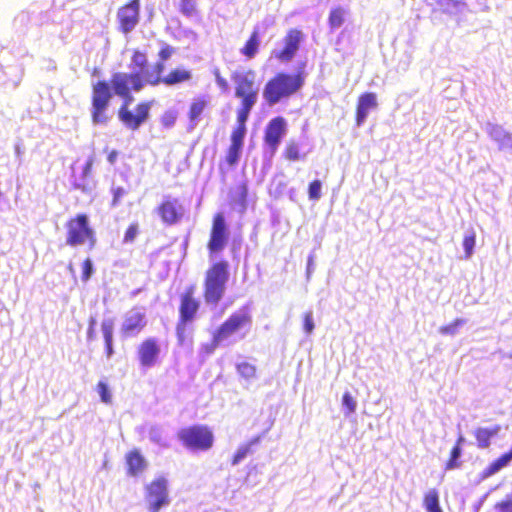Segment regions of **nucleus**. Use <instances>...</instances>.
Wrapping results in <instances>:
<instances>
[{
	"label": "nucleus",
	"instance_id": "obj_1",
	"mask_svg": "<svg viewBox=\"0 0 512 512\" xmlns=\"http://www.w3.org/2000/svg\"><path fill=\"white\" fill-rule=\"evenodd\" d=\"M145 87V81L139 72L113 73L110 84L105 80H99L92 85L91 91V121L94 125H106L110 120L109 106L113 93L122 101L132 102L131 92H139Z\"/></svg>",
	"mask_w": 512,
	"mask_h": 512
},
{
	"label": "nucleus",
	"instance_id": "obj_2",
	"mask_svg": "<svg viewBox=\"0 0 512 512\" xmlns=\"http://www.w3.org/2000/svg\"><path fill=\"white\" fill-rule=\"evenodd\" d=\"M306 73L299 69L296 73L278 72L271 77L263 89V97L269 105L296 94L304 85Z\"/></svg>",
	"mask_w": 512,
	"mask_h": 512
},
{
	"label": "nucleus",
	"instance_id": "obj_3",
	"mask_svg": "<svg viewBox=\"0 0 512 512\" xmlns=\"http://www.w3.org/2000/svg\"><path fill=\"white\" fill-rule=\"evenodd\" d=\"M231 79L235 85V96L241 100L236 112L237 123L246 125L249 115L258 100V87L255 83V72H234Z\"/></svg>",
	"mask_w": 512,
	"mask_h": 512
},
{
	"label": "nucleus",
	"instance_id": "obj_4",
	"mask_svg": "<svg viewBox=\"0 0 512 512\" xmlns=\"http://www.w3.org/2000/svg\"><path fill=\"white\" fill-rule=\"evenodd\" d=\"M229 276V263L226 260L216 261L208 267L203 280V299L206 305L216 306L223 299Z\"/></svg>",
	"mask_w": 512,
	"mask_h": 512
},
{
	"label": "nucleus",
	"instance_id": "obj_5",
	"mask_svg": "<svg viewBox=\"0 0 512 512\" xmlns=\"http://www.w3.org/2000/svg\"><path fill=\"white\" fill-rule=\"evenodd\" d=\"M66 244L76 247L87 244L89 249L96 246V233L90 226L89 218L85 213H79L66 222Z\"/></svg>",
	"mask_w": 512,
	"mask_h": 512
},
{
	"label": "nucleus",
	"instance_id": "obj_6",
	"mask_svg": "<svg viewBox=\"0 0 512 512\" xmlns=\"http://www.w3.org/2000/svg\"><path fill=\"white\" fill-rule=\"evenodd\" d=\"M177 438L186 449L192 451H207L214 444L212 429L203 424L181 428L177 433Z\"/></svg>",
	"mask_w": 512,
	"mask_h": 512
},
{
	"label": "nucleus",
	"instance_id": "obj_7",
	"mask_svg": "<svg viewBox=\"0 0 512 512\" xmlns=\"http://www.w3.org/2000/svg\"><path fill=\"white\" fill-rule=\"evenodd\" d=\"M252 323V317L247 310H240L232 313L220 326L213 332L212 348L218 347L224 341L237 334L245 328H249Z\"/></svg>",
	"mask_w": 512,
	"mask_h": 512
},
{
	"label": "nucleus",
	"instance_id": "obj_8",
	"mask_svg": "<svg viewBox=\"0 0 512 512\" xmlns=\"http://www.w3.org/2000/svg\"><path fill=\"white\" fill-rule=\"evenodd\" d=\"M200 307V300L196 296V286L189 285L179 298V317L176 326L178 337L182 338L186 325L197 318Z\"/></svg>",
	"mask_w": 512,
	"mask_h": 512
},
{
	"label": "nucleus",
	"instance_id": "obj_9",
	"mask_svg": "<svg viewBox=\"0 0 512 512\" xmlns=\"http://www.w3.org/2000/svg\"><path fill=\"white\" fill-rule=\"evenodd\" d=\"M131 102L122 101L117 116L122 125L130 130L137 131L150 118L152 101H141L131 109Z\"/></svg>",
	"mask_w": 512,
	"mask_h": 512
},
{
	"label": "nucleus",
	"instance_id": "obj_10",
	"mask_svg": "<svg viewBox=\"0 0 512 512\" xmlns=\"http://www.w3.org/2000/svg\"><path fill=\"white\" fill-rule=\"evenodd\" d=\"M141 0H128L116 12L117 29L124 35L130 34L140 23Z\"/></svg>",
	"mask_w": 512,
	"mask_h": 512
},
{
	"label": "nucleus",
	"instance_id": "obj_11",
	"mask_svg": "<svg viewBox=\"0 0 512 512\" xmlns=\"http://www.w3.org/2000/svg\"><path fill=\"white\" fill-rule=\"evenodd\" d=\"M229 229L223 213L213 215L212 224L207 242V249L210 255L220 253L226 247L229 240Z\"/></svg>",
	"mask_w": 512,
	"mask_h": 512
},
{
	"label": "nucleus",
	"instance_id": "obj_12",
	"mask_svg": "<svg viewBox=\"0 0 512 512\" xmlns=\"http://www.w3.org/2000/svg\"><path fill=\"white\" fill-rule=\"evenodd\" d=\"M145 491L149 512H159L162 507L169 504L167 480L164 477H158L152 480L146 485Z\"/></svg>",
	"mask_w": 512,
	"mask_h": 512
},
{
	"label": "nucleus",
	"instance_id": "obj_13",
	"mask_svg": "<svg viewBox=\"0 0 512 512\" xmlns=\"http://www.w3.org/2000/svg\"><path fill=\"white\" fill-rule=\"evenodd\" d=\"M155 212L163 224L172 226L182 220L185 210L178 198L168 195L156 206Z\"/></svg>",
	"mask_w": 512,
	"mask_h": 512
},
{
	"label": "nucleus",
	"instance_id": "obj_14",
	"mask_svg": "<svg viewBox=\"0 0 512 512\" xmlns=\"http://www.w3.org/2000/svg\"><path fill=\"white\" fill-rule=\"evenodd\" d=\"M246 130V125L239 123H237L236 127L232 130L230 136L231 143L227 149L223 162L220 163L221 171L224 170V165L227 168H232L238 164L244 145Z\"/></svg>",
	"mask_w": 512,
	"mask_h": 512
},
{
	"label": "nucleus",
	"instance_id": "obj_15",
	"mask_svg": "<svg viewBox=\"0 0 512 512\" xmlns=\"http://www.w3.org/2000/svg\"><path fill=\"white\" fill-rule=\"evenodd\" d=\"M304 34L300 29H289L283 38V47L275 53V58L280 62H290L300 48Z\"/></svg>",
	"mask_w": 512,
	"mask_h": 512
},
{
	"label": "nucleus",
	"instance_id": "obj_16",
	"mask_svg": "<svg viewBox=\"0 0 512 512\" xmlns=\"http://www.w3.org/2000/svg\"><path fill=\"white\" fill-rule=\"evenodd\" d=\"M147 325L145 309L142 307L131 308L123 318L121 332L125 336H136Z\"/></svg>",
	"mask_w": 512,
	"mask_h": 512
},
{
	"label": "nucleus",
	"instance_id": "obj_17",
	"mask_svg": "<svg viewBox=\"0 0 512 512\" xmlns=\"http://www.w3.org/2000/svg\"><path fill=\"white\" fill-rule=\"evenodd\" d=\"M160 351V344L156 338L144 339L137 348L140 365L144 368L155 366L158 363Z\"/></svg>",
	"mask_w": 512,
	"mask_h": 512
},
{
	"label": "nucleus",
	"instance_id": "obj_18",
	"mask_svg": "<svg viewBox=\"0 0 512 512\" xmlns=\"http://www.w3.org/2000/svg\"><path fill=\"white\" fill-rule=\"evenodd\" d=\"M286 133V121L283 117H275L269 121L264 133V141L274 152Z\"/></svg>",
	"mask_w": 512,
	"mask_h": 512
},
{
	"label": "nucleus",
	"instance_id": "obj_19",
	"mask_svg": "<svg viewBox=\"0 0 512 512\" xmlns=\"http://www.w3.org/2000/svg\"><path fill=\"white\" fill-rule=\"evenodd\" d=\"M378 106L377 95L374 92H364L359 95L355 110V123L359 127L366 120L370 110Z\"/></svg>",
	"mask_w": 512,
	"mask_h": 512
},
{
	"label": "nucleus",
	"instance_id": "obj_20",
	"mask_svg": "<svg viewBox=\"0 0 512 512\" xmlns=\"http://www.w3.org/2000/svg\"><path fill=\"white\" fill-rule=\"evenodd\" d=\"M126 472L128 476L137 477L148 467L147 460L139 449L134 448L125 454Z\"/></svg>",
	"mask_w": 512,
	"mask_h": 512
},
{
	"label": "nucleus",
	"instance_id": "obj_21",
	"mask_svg": "<svg viewBox=\"0 0 512 512\" xmlns=\"http://www.w3.org/2000/svg\"><path fill=\"white\" fill-rule=\"evenodd\" d=\"M500 431V425H494L492 427H476L473 431V436L476 440V446L479 449H488Z\"/></svg>",
	"mask_w": 512,
	"mask_h": 512
},
{
	"label": "nucleus",
	"instance_id": "obj_22",
	"mask_svg": "<svg viewBox=\"0 0 512 512\" xmlns=\"http://www.w3.org/2000/svg\"><path fill=\"white\" fill-rule=\"evenodd\" d=\"M192 79V72L185 68V67H175L171 69L165 76L164 81H162V85L165 86H175L179 84H183L186 82L191 81Z\"/></svg>",
	"mask_w": 512,
	"mask_h": 512
},
{
	"label": "nucleus",
	"instance_id": "obj_23",
	"mask_svg": "<svg viewBox=\"0 0 512 512\" xmlns=\"http://www.w3.org/2000/svg\"><path fill=\"white\" fill-rule=\"evenodd\" d=\"M164 70H165V62L158 60L154 63L152 70L150 72L141 73L143 80L145 81V86L149 85V86L155 87V86L161 85L162 81H160V80L164 81V76H165V75H163Z\"/></svg>",
	"mask_w": 512,
	"mask_h": 512
},
{
	"label": "nucleus",
	"instance_id": "obj_24",
	"mask_svg": "<svg viewBox=\"0 0 512 512\" xmlns=\"http://www.w3.org/2000/svg\"><path fill=\"white\" fill-rule=\"evenodd\" d=\"M260 47V31L258 28H255L249 38L246 40L243 47L240 49V53L246 59H253L259 51Z\"/></svg>",
	"mask_w": 512,
	"mask_h": 512
},
{
	"label": "nucleus",
	"instance_id": "obj_25",
	"mask_svg": "<svg viewBox=\"0 0 512 512\" xmlns=\"http://www.w3.org/2000/svg\"><path fill=\"white\" fill-rule=\"evenodd\" d=\"M113 329L114 324L112 320H104L101 323V330L104 338L105 353L107 358H110L114 354L113 349Z\"/></svg>",
	"mask_w": 512,
	"mask_h": 512
},
{
	"label": "nucleus",
	"instance_id": "obj_26",
	"mask_svg": "<svg viewBox=\"0 0 512 512\" xmlns=\"http://www.w3.org/2000/svg\"><path fill=\"white\" fill-rule=\"evenodd\" d=\"M207 106L208 101L204 97L195 98L189 106V120L194 123L197 122Z\"/></svg>",
	"mask_w": 512,
	"mask_h": 512
},
{
	"label": "nucleus",
	"instance_id": "obj_27",
	"mask_svg": "<svg viewBox=\"0 0 512 512\" xmlns=\"http://www.w3.org/2000/svg\"><path fill=\"white\" fill-rule=\"evenodd\" d=\"M148 55L145 51L134 49L131 55V65L134 69H137L139 73L146 72L148 67Z\"/></svg>",
	"mask_w": 512,
	"mask_h": 512
},
{
	"label": "nucleus",
	"instance_id": "obj_28",
	"mask_svg": "<svg viewBox=\"0 0 512 512\" xmlns=\"http://www.w3.org/2000/svg\"><path fill=\"white\" fill-rule=\"evenodd\" d=\"M492 137L498 142L500 149L512 148V134L504 131L501 127H493Z\"/></svg>",
	"mask_w": 512,
	"mask_h": 512
},
{
	"label": "nucleus",
	"instance_id": "obj_29",
	"mask_svg": "<svg viewBox=\"0 0 512 512\" xmlns=\"http://www.w3.org/2000/svg\"><path fill=\"white\" fill-rule=\"evenodd\" d=\"M423 504L427 512H443L439 505V494L436 489H431L424 495Z\"/></svg>",
	"mask_w": 512,
	"mask_h": 512
},
{
	"label": "nucleus",
	"instance_id": "obj_30",
	"mask_svg": "<svg viewBox=\"0 0 512 512\" xmlns=\"http://www.w3.org/2000/svg\"><path fill=\"white\" fill-rule=\"evenodd\" d=\"M346 10L343 7H335L331 9L328 17V25L330 29L335 30L341 27L345 22Z\"/></svg>",
	"mask_w": 512,
	"mask_h": 512
},
{
	"label": "nucleus",
	"instance_id": "obj_31",
	"mask_svg": "<svg viewBox=\"0 0 512 512\" xmlns=\"http://www.w3.org/2000/svg\"><path fill=\"white\" fill-rule=\"evenodd\" d=\"M260 436L254 437L246 444L240 446L231 459L232 465H237L243 460L252 450V446L260 442Z\"/></svg>",
	"mask_w": 512,
	"mask_h": 512
},
{
	"label": "nucleus",
	"instance_id": "obj_32",
	"mask_svg": "<svg viewBox=\"0 0 512 512\" xmlns=\"http://www.w3.org/2000/svg\"><path fill=\"white\" fill-rule=\"evenodd\" d=\"M434 11L441 13H452L454 10L463 6L464 3L460 0H434Z\"/></svg>",
	"mask_w": 512,
	"mask_h": 512
},
{
	"label": "nucleus",
	"instance_id": "obj_33",
	"mask_svg": "<svg viewBox=\"0 0 512 512\" xmlns=\"http://www.w3.org/2000/svg\"><path fill=\"white\" fill-rule=\"evenodd\" d=\"M283 156L286 160L294 162L305 157L301 152L300 145L295 141H289L284 149Z\"/></svg>",
	"mask_w": 512,
	"mask_h": 512
},
{
	"label": "nucleus",
	"instance_id": "obj_34",
	"mask_svg": "<svg viewBox=\"0 0 512 512\" xmlns=\"http://www.w3.org/2000/svg\"><path fill=\"white\" fill-rule=\"evenodd\" d=\"M179 12L187 17L192 18L198 15L197 0H179L178 2Z\"/></svg>",
	"mask_w": 512,
	"mask_h": 512
},
{
	"label": "nucleus",
	"instance_id": "obj_35",
	"mask_svg": "<svg viewBox=\"0 0 512 512\" xmlns=\"http://www.w3.org/2000/svg\"><path fill=\"white\" fill-rule=\"evenodd\" d=\"M236 370L238 374L246 380L255 378L257 373L256 366L247 361L238 363L236 365Z\"/></svg>",
	"mask_w": 512,
	"mask_h": 512
},
{
	"label": "nucleus",
	"instance_id": "obj_36",
	"mask_svg": "<svg viewBox=\"0 0 512 512\" xmlns=\"http://www.w3.org/2000/svg\"><path fill=\"white\" fill-rule=\"evenodd\" d=\"M462 449L458 446H453L450 451L449 459L445 464L446 470H453L459 468L461 466V462L459 461V457L461 456Z\"/></svg>",
	"mask_w": 512,
	"mask_h": 512
},
{
	"label": "nucleus",
	"instance_id": "obj_37",
	"mask_svg": "<svg viewBox=\"0 0 512 512\" xmlns=\"http://www.w3.org/2000/svg\"><path fill=\"white\" fill-rule=\"evenodd\" d=\"M476 242V234L474 231L465 235L463 238V247L465 251V258L468 259L473 254L474 246Z\"/></svg>",
	"mask_w": 512,
	"mask_h": 512
},
{
	"label": "nucleus",
	"instance_id": "obj_38",
	"mask_svg": "<svg viewBox=\"0 0 512 512\" xmlns=\"http://www.w3.org/2000/svg\"><path fill=\"white\" fill-rule=\"evenodd\" d=\"M176 119H177V114L176 112L172 111V110H167L165 111L161 117H160V123L161 125L166 128V129H170L172 128L175 123H176Z\"/></svg>",
	"mask_w": 512,
	"mask_h": 512
},
{
	"label": "nucleus",
	"instance_id": "obj_39",
	"mask_svg": "<svg viewBox=\"0 0 512 512\" xmlns=\"http://www.w3.org/2000/svg\"><path fill=\"white\" fill-rule=\"evenodd\" d=\"M97 392L100 395L101 401L105 404H110L112 402V395L109 391V387L107 383L104 381H99L96 386Z\"/></svg>",
	"mask_w": 512,
	"mask_h": 512
},
{
	"label": "nucleus",
	"instance_id": "obj_40",
	"mask_svg": "<svg viewBox=\"0 0 512 512\" xmlns=\"http://www.w3.org/2000/svg\"><path fill=\"white\" fill-rule=\"evenodd\" d=\"M322 183L320 180H313L308 187V197L310 200H318L321 197Z\"/></svg>",
	"mask_w": 512,
	"mask_h": 512
},
{
	"label": "nucleus",
	"instance_id": "obj_41",
	"mask_svg": "<svg viewBox=\"0 0 512 512\" xmlns=\"http://www.w3.org/2000/svg\"><path fill=\"white\" fill-rule=\"evenodd\" d=\"M138 233H139V225L137 223H131L127 227V229L124 233L123 242L124 243H132L135 240Z\"/></svg>",
	"mask_w": 512,
	"mask_h": 512
},
{
	"label": "nucleus",
	"instance_id": "obj_42",
	"mask_svg": "<svg viewBox=\"0 0 512 512\" xmlns=\"http://www.w3.org/2000/svg\"><path fill=\"white\" fill-rule=\"evenodd\" d=\"M175 53V48L167 43H164L158 51V60L166 62Z\"/></svg>",
	"mask_w": 512,
	"mask_h": 512
},
{
	"label": "nucleus",
	"instance_id": "obj_43",
	"mask_svg": "<svg viewBox=\"0 0 512 512\" xmlns=\"http://www.w3.org/2000/svg\"><path fill=\"white\" fill-rule=\"evenodd\" d=\"M342 403H343V406L347 410V414H351V413L355 412L357 404H356L355 399L349 392H345L343 394Z\"/></svg>",
	"mask_w": 512,
	"mask_h": 512
},
{
	"label": "nucleus",
	"instance_id": "obj_44",
	"mask_svg": "<svg viewBox=\"0 0 512 512\" xmlns=\"http://www.w3.org/2000/svg\"><path fill=\"white\" fill-rule=\"evenodd\" d=\"M93 273V264L90 258H86L82 263L81 279L87 281Z\"/></svg>",
	"mask_w": 512,
	"mask_h": 512
},
{
	"label": "nucleus",
	"instance_id": "obj_45",
	"mask_svg": "<svg viewBox=\"0 0 512 512\" xmlns=\"http://www.w3.org/2000/svg\"><path fill=\"white\" fill-rule=\"evenodd\" d=\"M494 507L497 512H512V496L497 502Z\"/></svg>",
	"mask_w": 512,
	"mask_h": 512
},
{
	"label": "nucleus",
	"instance_id": "obj_46",
	"mask_svg": "<svg viewBox=\"0 0 512 512\" xmlns=\"http://www.w3.org/2000/svg\"><path fill=\"white\" fill-rule=\"evenodd\" d=\"M303 328L304 331L310 334L314 330V321L312 312H306L303 316Z\"/></svg>",
	"mask_w": 512,
	"mask_h": 512
},
{
	"label": "nucleus",
	"instance_id": "obj_47",
	"mask_svg": "<svg viewBox=\"0 0 512 512\" xmlns=\"http://www.w3.org/2000/svg\"><path fill=\"white\" fill-rule=\"evenodd\" d=\"M112 193H113V198H112L111 205L117 206L120 203L122 197L124 195H126L127 192L123 187H116L112 190Z\"/></svg>",
	"mask_w": 512,
	"mask_h": 512
},
{
	"label": "nucleus",
	"instance_id": "obj_48",
	"mask_svg": "<svg viewBox=\"0 0 512 512\" xmlns=\"http://www.w3.org/2000/svg\"><path fill=\"white\" fill-rule=\"evenodd\" d=\"M94 163H95V157L94 156H90L87 159V161H86V163H85V165L83 167V172H82L83 178H88V177L91 176L92 167H93Z\"/></svg>",
	"mask_w": 512,
	"mask_h": 512
},
{
	"label": "nucleus",
	"instance_id": "obj_49",
	"mask_svg": "<svg viewBox=\"0 0 512 512\" xmlns=\"http://www.w3.org/2000/svg\"><path fill=\"white\" fill-rule=\"evenodd\" d=\"M118 155H119V153H118V151H117V150H115V149H113V150L109 151V152H108V154H107V160H108V162H109L111 165H114V164H115V162L117 161Z\"/></svg>",
	"mask_w": 512,
	"mask_h": 512
},
{
	"label": "nucleus",
	"instance_id": "obj_50",
	"mask_svg": "<svg viewBox=\"0 0 512 512\" xmlns=\"http://www.w3.org/2000/svg\"><path fill=\"white\" fill-rule=\"evenodd\" d=\"M239 190H240V201L242 203H244L246 201V197H247V187L245 184H241L239 186Z\"/></svg>",
	"mask_w": 512,
	"mask_h": 512
},
{
	"label": "nucleus",
	"instance_id": "obj_51",
	"mask_svg": "<svg viewBox=\"0 0 512 512\" xmlns=\"http://www.w3.org/2000/svg\"><path fill=\"white\" fill-rule=\"evenodd\" d=\"M95 336H96V334H95V328H93V327H88V329H87V338H88L89 340H92V339H94V338H95Z\"/></svg>",
	"mask_w": 512,
	"mask_h": 512
},
{
	"label": "nucleus",
	"instance_id": "obj_52",
	"mask_svg": "<svg viewBox=\"0 0 512 512\" xmlns=\"http://www.w3.org/2000/svg\"><path fill=\"white\" fill-rule=\"evenodd\" d=\"M217 83L218 85L223 88V89H226L228 84H227V81L225 79H222V78H217Z\"/></svg>",
	"mask_w": 512,
	"mask_h": 512
},
{
	"label": "nucleus",
	"instance_id": "obj_53",
	"mask_svg": "<svg viewBox=\"0 0 512 512\" xmlns=\"http://www.w3.org/2000/svg\"><path fill=\"white\" fill-rule=\"evenodd\" d=\"M464 442V437L463 436H459L455 442V445L454 446H458L459 448L462 449V444Z\"/></svg>",
	"mask_w": 512,
	"mask_h": 512
},
{
	"label": "nucleus",
	"instance_id": "obj_54",
	"mask_svg": "<svg viewBox=\"0 0 512 512\" xmlns=\"http://www.w3.org/2000/svg\"><path fill=\"white\" fill-rule=\"evenodd\" d=\"M95 326H96V319H95V318H93V317H91V318L89 319V321H88V327H93V328H95Z\"/></svg>",
	"mask_w": 512,
	"mask_h": 512
},
{
	"label": "nucleus",
	"instance_id": "obj_55",
	"mask_svg": "<svg viewBox=\"0 0 512 512\" xmlns=\"http://www.w3.org/2000/svg\"><path fill=\"white\" fill-rule=\"evenodd\" d=\"M152 440H153L154 442H157V443H159V444L163 445V446H166V444H164V443H162V442H161L160 437H152Z\"/></svg>",
	"mask_w": 512,
	"mask_h": 512
},
{
	"label": "nucleus",
	"instance_id": "obj_56",
	"mask_svg": "<svg viewBox=\"0 0 512 512\" xmlns=\"http://www.w3.org/2000/svg\"><path fill=\"white\" fill-rule=\"evenodd\" d=\"M442 332H444V333L448 332V328H446V327L442 328Z\"/></svg>",
	"mask_w": 512,
	"mask_h": 512
}]
</instances>
